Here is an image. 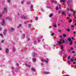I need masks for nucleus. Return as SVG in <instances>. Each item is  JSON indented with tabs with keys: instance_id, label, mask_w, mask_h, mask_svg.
<instances>
[{
	"instance_id": "f257e3e1",
	"label": "nucleus",
	"mask_w": 76,
	"mask_h": 76,
	"mask_svg": "<svg viewBox=\"0 0 76 76\" xmlns=\"http://www.w3.org/2000/svg\"><path fill=\"white\" fill-rule=\"evenodd\" d=\"M41 61L42 62H45L46 63H47L48 62V58H46L45 59H42Z\"/></svg>"
},
{
	"instance_id": "f03ea898",
	"label": "nucleus",
	"mask_w": 76,
	"mask_h": 76,
	"mask_svg": "<svg viewBox=\"0 0 76 76\" xmlns=\"http://www.w3.org/2000/svg\"><path fill=\"white\" fill-rule=\"evenodd\" d=\"M7 9L6 8H4V11L2 12V13L3 14H5V13H7Z\"/></svg>"
},
{
	"instance_id": "7ed1b4c3",
	"label": "nucleus",
	"mask_w": 76,
	"mask_h": 76,
	"mask_svg": "<svg viewBox=\"0 0 76 76\" xmlns=\"http://www.w3.org/2000/svg\"><path fill=\"white\" fill-rule=\"evenodd\" d=\"M1 25L2 26H4V25H5V22L4 21V20H3L2 21V23H1Z\"/></svg>"
},
{
	"instance_id": "20e7f679",
	"label": "nucleus",
	"mask_w": 76,
	"mask_h": 76,
	"mask_svg": "<svg viewBox=\"0 0 76 76\" xmlns=\"http://www.w3.org/2000/svg\"><path fill=\"white\" fill-rule=\"evenodd\" d=\"M6 33H7V29H5L4 30V31L3 32V34L4 35H6Z\"/></svg>"
},
{
	"instance_id": "39448f33",
	"label": "nucleus",
	"mask_w": 76,
	"mask_h": 76,
	"mask_svg": "<svg viewBox=\"0 0 76 76\" xmlns=\"http://www.w3.org/2000/svg\"><path fill=\"white\" fill-rule=\"evenodd\" d=\"M9 51V50L7 48H6L5 50V53L6 54H8Z\"/></svg>"
},
{
	"instance_id": "423d86ee",
	"label": "nucleus",
	"mask_w": 76,
	"mask_h": 76,
	"mask_svg": "<svg viewBox=\"0 0 76 76\" xmlns=\"http://www.w3.org/2000/svg\"><path fill=\"white\" fill-rule=\"evenodd\" d=\"M72 1H73L72 0H68L67 2V3H68V4H69V3H70L71 2H72Z\"/></svg>"
},
{
	"instance_id": "0eeeda50",
	"label": "nucleus",
	"mask_w": 76,
	"mask_h": 76,
	"mask_svg": "<svg viewBox=\"0 0 76 76\" xmlns=\"http://www.w3.org/2000/svg\"><path fill=\"white\" fill-rule=\"evenodd\" d=\"M32 55L33 56L35 57V56H37V54L36 53H35V52H33L32 53Z\"/></svg>"
},
{
	"instance_id": "6e6552de",
	"label": "nucleus",
	"mask_w": 76,
	"mask_h": 76,
	"mask_svg": "<svg viewBox=\"0 0 76 76\" xmlns=\"http://www.w3.org/2000/svg\"><path fill=\"white\" fill-rule=\"evenodd\" d=\"M10 31L11 32H12L13 31H14L15 30L14 29V28H10Z\"/></svg>"
},
{
	"instance_id": "1a4fd4ad",
	"label": "nucleus",
	"mask_w": 76,
	"mask_h": 76,
	"mask_svg": "<svg viewBox=\"0 0 76 76\" xmlns=\"http://www.w3.org/2000/svg\"><path fill=\"white\" fill-rule=\"evenodd\" d=\"M25 34H23V35H22L21 38L22 39H24V38H25Z\"/></svg>"
},
{
	"instance_id": "9d476101",
	"label": "nucleus",
	"mask_w": 76,
	"mask_h": 76,
	"mask_svg": "<svg viewBox=\"0 0 76 76\" xmlns=\"http://www.w3.org/2000/svg\"><path fill=\"white\" fill-rule=\"evenodd\" d=\"M22 26V24H20L17 27L18 28H19L21 27Z\"/></svg>"
},
{
	"instance_id": "9b49d317",
	"label": "nucleus",
	"mask_w": 76,
	"mask_h": 76,
	"mask_svg": "<svg viewBox=\"0 0 76 76\" xmlns=\"http://www.w3.org/2000/svg\"><path fill=\"white\" fill-rule=\"evenodd\" d=\"M6 19H8V20H12V18H10L9 17H8L6 18Z\"/></svg>"
},
{
	"instance_id": "f8f14e48",
	"label": "nucleus",
	"mask_w": 76,
	"mask_h": 76,
	"mask_svg": "<svg viewBox=\"0 0 76 76\" xmlns=\"http://www.w3.org/2000/svg\"><path fill=\"white\" fill-rule=\"evenodd\" d=\"M25 65L26 67H31V65H28V64H25Z\"/></svg>"
},
{
	"instance_id": "ddd939ff",
	"label": "nucleus",
	"mask_w": 76,
	"mask_h": 76,
	"mask_svg": "<svg viewBox=\"0 0 76 76\" xmlns=\"http://www.w3.org/2000/svg\"><path fill=\"white\" fill-rule=\"evenodd\" d=\"M66 10H67V11H72V10L71 9H69L68 8H67L66 9Z\"/></svg>"
},
{
	"instance_id": "4468645a",
	"label": "nucleus",
	"mask_w": 76,
	"mask_h": 76,
	"mask_svg": "<svg viewBox=\"0 0 76 76\" xmlns=\"http://www.w3.org/2000/svg\"><path fill=\"white\" fill-rule=\"evenodd\" d=\"M60 3H62V2H63V3H64V2H65V0H60Z\"/></svg>"
},
{
	"instance_id": "2eb2a0df",
	"label": "nucleus",
	"mask_w": 76,
	"mask_h": 76,
	"mask_svg": "<svg viewBox=\"0 0 76 76\" xmlns=\"http://www.w3.org/2000/svg\"><path fill=\"white\" fill-rule=\"evenodd\" d=\"M61 48L62 50H63V49H64V47L62 45H61Z\"/></svg>"
},
{
	"instance_id": "dca6fc26",
	"label": "nucleus",
	"mask_w": 76,
	"mask_h": 76,
	"mask_svg": "<svg viewBox=\"0 0 76 76\" xmlns=\"http://www.w3.org/2000/svg\"><path fill=\"white\" fill-rule=\"evenodd\" d=\"M67 40H68V41H71L72 40V39H71L69 37L67 39Z\"/></svg>"
},
{
	"instance_id": "f3484780",
	"label": "nucleus",
	"mask_w": 76,
	"mask_h": 76,
	"mask_svg": "<svg viewBox=\"0 0 76 76\" xmlns=\"http://www.w3.org/2000/svg\"><path fill=\"white\" fill-rule=\"evenodd\" d=\"M53 27H54V28H57V24H54V23H53Z\"/></svg>"
},
{
	"instance_id": "a211bd4d",
	"label": "nucleus",
	"mask_w": 76,
	"mask_h": 76,
	"mask_svg": "<svg viewBox=\"0 0 76 76\" xmlns=\"http://www.w3.org/2000/svg\"><path fill=\"white\" fill-rule=\"evenodd\" d=\"M36 60H37V59L35 58H33L32 59V61L34 62V61H36Z\"/></svg>"
},
{
	"instance_id": "6ab92c4d",
	"label": "nucleus",
	"mask_w": 76,
	"mask_h": 76,
	"mask_svg": "<svg viewBox=\"0 0 76 76\" xmlns=\"http://www.w3.org/2000/svg\"><path fill=\"white\" fill-rule=\"evenodd\" d=\"M15 50H16V49L15 47H14L12 49V51L14 52Z\"/></svg>"
},
{
	"instance_id": "aec40b11",
	"label": "nucleus",
	"mask_w": 76,
	"mask_h": 76,
	"mask_svg": "<svg viewBox=\"0 0 76 76\" xmlns=\"http://www.w3.org/2000/svg\"><path fill=\"white\" fill-rule=\"evenodd\" d=\"M22 19H26V17L25 16H23L22 17Z\"/></svg>"
},
{
	"instance_id": "412c9836",
	"label": "nucleus",
	"mask_w": 76,
	"mask_h": 76,
	"mask_svg": "<svg viewBox=\"0 0 76 76\" xmlns=\"http://www.w3.org/2000/svg\"><path fill=\"white\" fill-rule=\"evenodd\" d=\"M70 42H70L69 43V44H70V45H72V44H73V41L72 40V41H71Z\"/></svg>"
},
{
	"instance_id": "4be33fe9",
	"label": "nucleus",
	"mask_w": 76,
	"mask_h": 76,
	"mask_svg": "<svg viewBox=\"0 0 76 76\" xmlns=\"http://www.w3.org/2000/svg\"><path fill=\"white\" fill-rule=\"evenodd\" d=\"M70 61H71V62H73V61H74V60L72 58L70 59Z\"/></svg>"
},
{
	"instance_id": "5701e85b",
	"label": "nucleus",
	"mask_w": 76,
	"mask_h": 76,
	"mask_svg": "<svg viewBox=\"0 0 76 76\" xmlns=\"http://www.w3.org/2000/svg\"><path fill=\"white\" fill-rule=\"evenodd\" d=\"M19 70V67H18V68H17L15 69L16 71H18Z\"/></svg>"
},
{
	"instance_id": "b1692460",
	"label": "nucleus",
	"mask_w": 76,
	"mask_h": 76,
	"mask_svg": "<svg viewBox=\"0 0 76 76\" xmlns=\"http://www.w3.org/2000/svg\"><path fill=\"white\" fill-rule=\"evenodd\" d=\"M57 42L58 44H59V45H60V44H61V42Z\"/></svg>"
},
{
	"instance_id": "393cba45",
	"label": "nucleus",
	"mask_w": 76,
	"mask_h": 76,
	"mask_svg": "<svg viewBox=\"0 0 76 76\" xmlns=\"http://www.w3.org/2000/svg\"><path fill=\"white\" fill-rule=\"evenodd\" d=\"M53 16V14H51L50 15H49V17L50 18H51V17H52Z\"/></svg>"
},
{
	"instance_id": "a878e982",
	"label": "nucleus",
	"mask_w": 76,
	"mask_h": 76,
	"mask_svg": "<svg viewBox=\"0 0 76 76\" xmlns=\"http://www.w3.org/2000/svg\"><path fill=\"white\" fill-rule=\"evenodd\" d=\"M66 30L67 31H68V32H70V30L69 28H67L66 29Z\"/></svg>"
},
{
	"instance_id": "bb28decb",
	"label": "nucleus",
	"mask_w": 76,
	"mask_h": 76,
	"mask_svg": "<svg viewBox=\"0 0 76 76\" xmlns=\"http://www.w3.org/2000/svg\"><path fill=\"white\" fill-rule=\"evenodd\" d=\"M30 1H28L27 3H26V4L27 5L29 4H30Z\"/></svg>"
},
{
	"instance_id": "cd10ccee",
	"label": "nucleus",
	"mask_w": 76,
	"mask_h": 76,
	"mask_svg": "<svg viewBox=\"0 0 76 76\" xmlns=\"http://www.w3.org/2000/svg\"><path fill=\"white\" fill-rule=\"evenodd\" d=\"M63 36L65 38V37H66V34H63Z\"/></svg>"
},
{
	"instance_id": "c85d7f7f",
	"label": "nucleus",
	"mask_w": 76,
	"mask_h": 76,
	"mask_svg": "<svg viewBox=\"0 0 76 76\" xmlns=\"http://www.w3.org/2000/svg\"><path fill=\"white\" fill-rule=\"evenodd\" d=\"M31 70L33 72H35V69H34V68H31Z\"/></svg>"
},
{
	"instance_id": "c756f323",
	"label": "nucleus",
	"mask_w": 76,
	"mask_h": 76,
	"mask_svg": "<svg viewBox=\"0 0 76 76\" xmlns=\"http://www.w3.org/2000/svg\"><path fill=\"white\" fill-rule=\"evenodd\" d=\"M39 39H40L39 38H38L37 39V42H39Z\"/></svg>"
},
{
	"instance_id": "7c9ffc66",
	"label": "nucleus",
	"mask_w": 76,
	"mask_h": 76,
	"mask_svg": "<svg viewBox=\"0 0 76 76\" xmlns=\"http://www.w3.org/2000/svg\"><path fill=\"white\" fill-rule=\"evenodd\" d=\"M51 36H54V33H53L52 34H51Z\"/></svg>"
},
{
	"instance_id": "2f4dec72",
	"label": "nucleus",
	"mask_w": 76,
	"mask_h": 76,
	"mask_svg": "<svg viewBox=\"0 0 76 76\" xmlns=\"http://www.w3.org/2000/svg\"><path fill=\"white\" fill-rule=\"evenodd\" d=\"M24 24H26L27 23H28V22H27V21H24Z\"/></svg>"
},
{
	"instance_id": "473e14b6",
	"label": "nucleus",
	"mask_w": 76,
	"mask_h": 76,
	"mask_svg": "<svg viewBox=\"0 0 76 76\" xmlns=\"http://www.w3.org/2000/svg\"><path fill=\"white\" fill-rule=\"evenodd\" d=\"M2 16V14H0V19H1V16Z\"/></svg>"
},
{
	"instance_id": "72a5a7b5",
	"label": "nucleus",
	"mask_w": 76,
	"mask_h": 76,
	"mask_svg": "<svg viewBox=\"0 0 76 76\" xmlns=\"http://www.w3.org/2000/svg\"><path fill=\"white\" fill-rule=\"evenodd\" d=\"M30 7L31 9H32V8H33V5H31L30 6Z\"/></svg>"
},
{
	"instance_id": "f704fd0d",
	"label": "nucleus",
	"mask_w": 76,
	"mask_h": 76,
	"mask_svg": "<svg viewBox=\"0 0 76 76\" xmlns=\"http://www.w3.org/2000/svg\"><path fill=\"white\" fill-rule=\"evenodd\" d=\"M45 74H46V75L47 74H49V72H45Z\"/></svg>"
},
{
	"instance_id": "c9c22d12",
	"label": "nucleus",
	"mask_w": 76,
	"mask_h": 76,
	"mask_svg": "<svg viewBox=\"0 0 76 76\" xmlns=\"http://www.w3.org/2000/svg\"><path fill=\"white\" fill-rule=\"evenodd\" d=\"M0 36L1 37V38H3V34H0Z\"/></svg>"
},
{
	"instance_id": "e433bc0d",
	"label": "nucleus",
	"mask_w": 76,
	"mask_h": 76,
	"mask_svg": "<svg viewBox=\"0 0 76 76\" xmlns=\"http://www.w3.org/2000/svg\"><path fill=\"white\" fill-rule=\"evenodd\" d=\"M76 11H75L73 12L74 15V16H75V14H76Z\"/></svg>"
},
{
	"instance_id": "4c0bfd02",
	"label": "nucleus",
	"mask_w": 76,
	"mask_h": 76,
	"mask_svg": "<svg viewBox=\"0 0 76 76\" xmlns=\"http://www.w3.org/2000/svg\"><path fill=\"white\" fill-rule=\"evenodd\" d=\"M59 54H63V51L61 50L60 52H59Z\"/></svg>"
},
{
	"instance_id": "58836bf2",
	"label": "nucleus",
	"mask_w": 76,
	"mask_h": 76,
	"mask_svg": "<svg viewBox=\"0 0 76 76\" xmlns=\"http://www.w3.org/2000/svg\"><path fill=\"white\" fill-rule=\"evenodd\" d=\"M68 63L69 64H71V63H70V61H68Z\"/></svg>"
},
{
	"instance_id": "ea45409f",
	"label": "nucleus",
	"mask_w": 76,
	"mask_h": 76,
	"mask_svg": "<svg viewBox=\"0 0 76 76\" xmlns=\"http://www.w3.org/2000/svg\"><path fill=\"white\" fill-rule=\"evenodd\" d=\"M62 14L63 15H65V13L64 12H62Z\"/></svg>"
},
{
	"instance_id": "a19ab883",
	"label": "nucleus",
	"mask_w": 76,
	"mask_h": 76,
	"mask_svg": "<svg viewBox=\"0 0 76 76\" xmlns=\"http://www.w3.org/2000/svg\"><path fill=\"white\" fill-rule=\"evenodd\" d=\"M58 9H59V8H58V7H56V10H58Z\"/></svg>"
},
{
	"instance_id": "79ce46f5",
	"label": "nucleus",
	"mask_w": 76,
	"mask_h": 76,
	"mask_svg": "<svg viewBox=\"0 0 76 76\" xmlns=\"http://www.w3.org/2000/svg\"><path fill=\"white\" fill-rule=\"evenodd\" d=\"M67 58L68 59H70V56H68Z\"/></svg>"
},
{
	"instance_id": "37998d69",
	"label": "nucleus",
	"mask_w": 76,
	"mask_h": 76,
	"mask_svg": "<svg viewBox=\"0 0 76 76\" xmlns=\"http://www.w3.org/2000/svg\"><path fill=\"white\" fill-rule=\"evenodd\" d=\"M28 27H29V28H30V27H31V24H29L28 25Z\"/></svg>"
},
{
	"instance_id": "c03bdc74",
	"label": "nucleus",
	"mask_w": 76,
	"mask_h": 76,
	"mask_svg": "<svg viewBox=\"0 0 76 76\" xmlns=\"http://www.w3.org/2000/svg\"><path fill=\"white\" fill-rule=\"evenodd\" d=\"M34 44H37V41H34Z\"/></svg>"
},
{
	"instance_id": "a18cd8bd",
	"label": "nucleus",
	"mask_w": 76,
	"mask_h": 76,
	"mask_svg": "<svg viewBox=\"0 0 76 76\" xmlns=\"http://www.w3.org/2000/svg\"><path fill=\"white\" fill-rule=\"evenodd\" d=\"M72 22V19H70V20L69 21V22L70 23V22Z\"/></svg>"
},
{
	"instance_id": "49530a36",
	"label": "nucleus",
	"mask_w": 76,
	"mask_h": 76,
	"mask_svg": "<svg viewBox=\"0 0 76 76\" xmlns=\"http://www.w3.org/2000/svg\"><path fill=\"white\" fill-rule=\"evenodd\" d=\"M7 0L8 3H10V0Z\"/></svg>"
},
{
	"instance_id": "de8ad7c7",
	"label": "nucleus",
	"mask_w": 76,
	"mask_h": 76,
	"mask_svg": "<svg viewBox=\"0 0 76 76\" xmlns=\"http://www.w3.org/2000/svg\"><path fill=\"white\" fill-rule=\"evenodd\" d=\"M16 65L17 66H19V64L18 63H16Z\"/></svg>"
},
{
	"instance_id": "09e8293b",
	"label": "nucleus",
	"mask_w": 76,
	"mask_h": 76,
	"mask_svg": "<svg viewBox=\"0 0 76 76\" xmlns=\"http://www.w3.org/2000/svg\"><path fill=\"white\" fill-rule=\"evenodd\" d=\"M62 37H63V36H62V35H61L59 37V38H62Z\"/></svg>"
},
{
	"instance_id": "8fccbe9b",
	"label": "nucleus",
	"mask_w": 76,
	"mask_h": 76,
	"mask_svg": "<svg viewBox=\"0 0 76 76\" xmlns=\"http://www.w3.org/2000/svg\"><path fill=\"white\" fill-rule=\"evenodd\" d=\"M68 52H70V51H71V50H70V49H68Z\"/></svg>"
},
{
	"instance_id": "3c124183",
	"label": "nucleus",
	"mask_w": 76,
	"mask_h": 76,
	"mask_svg": "<svg viewBox=\"0 0 76 76\" xmlns=\"http://www.w3.org/2000/svg\"><path fill=\"white\" fill-rule=\"evenodd\" d=\"M73 34H76V31H74V32H73Z\"/></svg>"
},
{
	"instance_id": "603ef678",
	"label": "nucleus",
	"mask_w": 76,
	"mask_h": 76,
	"mask_svg": "<svg viewBox=\"0 0 76 76\" xmlns=\"http://www.w3.org/2000/svg\"><path fill=\"white\" fill-rule=\"evenodd\" d=\"M64 56H65V58H66V57H67V55H66V54H64Z\"/></svg>"
},
{
	"instance_id": "864d4df0",
	"label": "nucleus",
	"mask_w": 76,
	"mask_h": 76,
	"mask_svg": "<svg viewBox=\"0 0 76 76\" xmlns=\"http://www.w3.org/2000/svg\"><path fill=\"white\" fill-rule=\"evenodd\" d=\"M3 42H4V40H2L1 41V43H3Z\"/></svg>"
},
{
	"instance_id": "5fc2aeb1",
	"label": "nucleus",
	"mask_w": 76,
	"mask_h": 76,
	"mask_svg": "<svg viewBox=\"0 0 76 76\" xmlns=\"http://www.w3.org/2000/svg\"><path fill=\"white\" fill-rule=\"evenodd\" d=\"M63 43H65V41H64V39L63 41Z\"/></svg>"
},
{
	"instance_id": "6e6d98bb",
	"label": "nucleus",
	"mask_w": 76,
	"mask_h": 76,
	"mask_svg": "<svg viewBox=\"0 0 76 76\" xmlns=\"http://www.w3.org/2000/svg\"><path fill=\"white\" fill-rule=\"evenodd\" d=\"M74 67L75 69H76V65H75Z\"/></svg>"
},
{
	"instance_id": "4d7b16f0",
	"label": "nucleus",
	"mask_w": 76,
	"mask_h": 76,
	"mask_svg": "<svg viewBox=\"0 0 76 76\" xmlns=\"http://www.w3.org/2000/svg\"><path fill=\"white\" fill-rule=\"evenodd\" d=\"M71 50H73V48H72V47L71 48Z\"/></svg>"
},
{
	"instance_id": "13d9d810",
	"label": "nucleus",
	"mask_w": 76,
	"mask_h": 76,
	"mask_svg": "<svg viewBox=\"0 0 76 76\" xmlns=\"http://www.w3.org/2000/svg\"><path fill=\"white\" fill-rule=\"evenodd\" d=\"M60 41H63V40H62V39H61L60 40H59Z\"/></svg>"
},
{
	"instance_id": "bf43d9fd",
	"label": "nucleus",
	"mask_w": 76,
	"mask_h": 76,
	"mask_svg": "<svg viewBox=\"0 0 76 76\" xmlns=\"http://www.w3.org/2000/svg\"><path fill=\"white\" fill-rule=\"evenodd\" d=\"M36 20H37L38 19V17H36L35 18Z\"/></svg>"
},
{
	"instance_id": "052dcab7",
	"label": "nucleus",
	"mask_w": 76,
	"mask_h": 76,
	"mask_svg": "<svg viewBox=\"0 0 76 76\" xmlns=\"http://www.w3.org/2000/svg\"><path fill=\"white\" fill-rule=\"evenodd\" d=\"M58 32H61V30H58Z\"/></svg>"
},
{
	"instance_id": "680f3d73",
	"label": "nucleus",
	"mask_w": 76,
	"mask_h": 76,
	"mask_svg": "<svg viewBox=\"0 0 76 76\" xmlns=\"http://www.w3.org/2000/svg\"><path fill=\"white\" fill-rule=\"evenodd\" d=\"M21 4H23V2L22 1H21Z\"/></svg>"
},
{
	"instance_id": "e2e57ef3",
	"label": "nucleus",
	"mask_w": 76,
	"mask_h": 76,
	"mask_svg": "<svg viewBox=\"0 0 76 76\" xmlns=\"http://www.w3.org/2000/svg\"><path fill=\"white\" fill-rule=\"evenodd\" d=\"M69 16H70V17L71 16V14H69Z\"/></svg>"
},
{
	"instance_id": "0e129e2a",
	"label": "nucleus",
	"mask_w": 76,
	"mask_h": 76,
	"mask_svg": "<svg viewBox=\"0 0 76 76\" xmlns=\"http://www.w3.org/2000/svg\"><path fill=\"white\" fill-rule=\"evenodd\" d=\"M30 40V38H28L27 39V41H28Z\"/></svg>"
},
{
	"instance_id": "69168bd1",
	"label": "nucleus",
	"mask_w": 76,
	"mask_h": 76,
	"mask_svg": "<svg viewBox=\"0 0 76 76\" xmlns=\"http://www.w3.org/2000/svg\"><path fill=\"white\" fill-rule=\"evenodd\" d=\"M72 53L74 54V53H75V52L74 51H72Z\"/></svg>"
},
{
	"instance_id": "338daca9",
	"label": "nucleus",
	"mask_w": 76,
	"mask_h": 76,
	"mask_svg": "<svg viewBox=\"0 0 76 76\" xmlns=\"http://www.w3.org/2000/svg\"><path fill=\"white\" fill-rule=\"evenodd\" d=\"M71 27L72 28H74V26H73V25L71 26Z\"/></svg>"
},
{
	"instance_id": "774afa93",
	"label": "nucleus",
	"mask_w": 76,
	"mask_h": 76,
	"mask_svg": "<svg viewBox=\"0 0 76 76\" xmlns=\"http://www.w3.org/2000/svg\"><path fill=\"white\" fill-rule=\"evenodd\" d=\"M63 76H69L68 75H64Z\"/></svg>"
}]
</instances>
